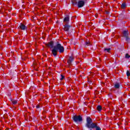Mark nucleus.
I'll return each instance as SVG.
<instances>
[{
	"instance_id": "obj_4",
	"label": "nucleus",
	"mask_w": 130,
	"mask_h": 130,
	"mask_svg": "<svg viewBox=\"0 0 130 130\" xmlns=\"http://www.w3.org/2000/svg\"><path fill=\"white\" fill-rule=\"evenodd\" d=\"M128 30H125L123 31V36L125 37L126 41H128L129 40V38H128Z\"/></svg>"
},
{
	"instance_id": "obj_8",
	"label": "nucleus",
	"mask_w": 130,
	"mask_h": 130,
	"mask_svg": "<svg viewBox=\"0 0 130 130\" xmlns=\"http://www.w3.org/2000/svg\"><path fill=\"white\" fill-rule=\"evenodd\" d=\"M19 27H20V28L21 29V30H25L27 29V27L25 26V25H24L23 24L21 23Z\"/></svg>"
},
{
	"instance_id": "obj_19",
	"label": "nucleus",
	"mask_w": 130,
	"mask_h": 130,
	"mask_svg": "<svg viewBox=\"0 0 130 130\" xmlns=\"http://www.w3.org/2000/svg\"><path fill=\"white\" fill-rule=\"evenodd\" d=\"M125 57L126 58H129L130 55L128 54H126Z\"/></svg>"
},
{
	"instance_id": "obj_11",
	"label": "nucleus",
	"mask_w": 130,
	"mask_h": 130,
	"mask_svg": "<svg viewBox=\"0 0 130 130\" xmlns=\"http://www.w3.org/2000/svg\"><path fill=\"white\" fill-rule=\"evenodd\" d=\"M11 102L14 105L17 104V103H18V101L16 100H11Z\"/></svg>"
},
{
	"instance_id": "obj_1",
	"label": "nucleus",
	"mask_w": 130,
	"mask_h": 130,
	"mask_svg": "<svg viewBox=\"0 0 130 130\" xmlns=\"http://www.w3.org/2000/svg\"><path fill=\"white\" fill-rule=\"evenodd\" d=\"M47 46L51 47V48H53L52 50V53L54 56H56V55H57V51H58V50L60 53H63V52H64V48L63 46H61L60 44H57L53 47V42L51 41L47 44Z\"/></svg>"
},
{
	"instance_id": "obj_7",
	"label": "nucleus",
	"mask_w": 130,
	"mask_h": 130,
	"mask_svg": "<svg viewBox=\"0 0 130 130\" xmlns=\"http://www.w3.org/2000/svg\"><path fill=\"white\" fill-rule=\"evenodd\" d=\"M70 28H71V25L66 24V25H64L63 29L64 30V31L68 32V31H69L70 30Z\"/></svg>"
},
{
	"instance_id": "obj_20",
	"label": "nucleus",
	"mask_w": 130,
	"mask_h": 130,
	"mask_svg": "<svg viewBox=\"0 0 130 130\" xmlns=\"http://www.w3.org/2000/svg\"><path fill=\"white\" fill-rule=\"evenodd\" d=\"M86 44L87 45H90V43H89V42H88V41H87L86 42Z\"/></svg>"
},
{
	"instance_id": "obj_3",
	"label": "nucleus",
	"mask_w": 130,
	"mask_h": 130,
	"mask_svg": "<svg viewBox=\"0 0 130 130\" xmlns=\"http://www.w3.org/2000/svg\"><path fill=\"white\" fill-rule=\"evenodd\" d=\"M73 120H74L75 122H78V121L80 122L83 121V118L81 115H75L73 117Z\"/></svg>"
},
{
	"instance_id": "obj_23",
	"label": "nucleus",
	"mask_w": 130,
	"mask_h": 130,
	"mask_svg": "<svg viewBox=\"0 0 130 130\" xmlns=\"http://www.w3.org/2000/svg\"><path fill=\"white\" fill-rule=\"evenodd\" d=\"M92 77H94V73H92Z\"/></svg>"
},
{
	"instance_id": "obj_10",
	"label": "nucleus",
	"mask_w": 130,
	"mask_h": 130,
	"mask_svg": "<svg viewBox=\"0 0 130 130\" xmlns=\"http://www.w3.org/2000/svg\"><path fill=\"white\" fill-rule=\"evenodd\" d=\"M110 50H111V49L110 48H108V49H107V48H105V49H104V51H105V52L106 53H109L110 52Z\"/></svg>"
},
{
	"instance_id": "obj_5",
	"label": "nucleus",
	"mask_w": 130,
	"mask_h": 130,
	"mask_svg": "<svg viewBox=\"0 0 130 130\" xmlns=\"http://www.w3.org/2000/svg\"><path fill=\"white\" fill-rule=\"evenodd\" d=\"M75 59V58H74L73 56H71L69 57V58L68 59V63L69 64V66H71L72 64V62Z\"/></svg>"
},
{
	"instance_id": "obj_9",
	"label": "nucleus",
	"mask_w": 130,
	"mask_h": 130,
	"mask_svg": "<svg viewBox=\"0 0 130 130\" xmlns=\"http://www.w3.org/2000/svg\"><path fill=\"white\" fill-rule=\"evenodd\" d=\"M70 21V17L69 16L64 18V22H69Z\"/></svg>"
},
{
	"instance_id": "obj_12",
	"label": "nucleus",
	"mask_w": 130,
	"mask_h": 130,
	"mask_svg": "<svg viewBox=\"0 0 130 130\" xmlns=\"http://www.w3.org/2000/svg\"><path fill=\"white\" fill-rule=\"evenodd\" d=\"M96 109L98 111H101L102 110V107L101 106H98Z\"/></svg>"
},
{
	"instance_id": "obj_13",
	"label": "nucleus",
	"mask_w": 130,
	"mask_h": 130,
	"mask_svg": "<svg viewBox=\"0 0 130 130\" xmlns=\"http://www.w3.org/2000/svg\"><path fill=\"white\" fill-rule=\"evenodd\" d=\"M126 7V5H125V3H123L121 5V9H125V7Z\"/></svg>"
},
{
	"instance_id": "obj_22",
	"label": "nucleus",
	"mask_w": 130,
	"mask_h": 130,
	"mask_svg": "<svg viewBox=\"0 0 130 130\" xmlns=\"http://www.w3.org/2000/svg\"><path fill=\"white\" fill-rule=\"evenodd\" d=\"M89 78H90V77L88 78V81L89 82V81H90V83H92V81H91V80H90V79H89Z\"/></svg>"
},
{
	"instance_id": "obj_14",
	"label": "nucleus",
	"mask_w": 130,
	"mask_h": 130,
	"mask_svg": "<svg viewBox=\"0 0 130 130\" xmlns=\"http://www.w3.org/2000/svg\"><path fill=\"white\" fill-rule=\"evenodd\" d=\"M115 88H116V89H118V88H119V84H118V83L115 84Z\"/></svg>"
},
{
	"instance_id": "obj_6",
	"label": "nucleus",
	"mask_w": 130,
	"mask_h": 130,
	"mask_svg": "<svg viewBox=\"0 0 130 130\" xmlns=\"http://www.w3.org/2000/svg\"><path fill=\"white\" fill-rule=\"evenodd\" d=\"M78 8H82V7H84L85 6V2L84 1H79L78 3Z\"/></svg>"
},
{
	"instance_id": "obj_15",
	"label": "nucleus",
	"mask_w": 130,
	"mask_h": 130,
	"mask_svg": "<svg viewBox=\"0 0 130 130\" xmlns=\"http://www.w3.org/2000/svg\"><path fill=\"white\" fill-rule=\"evenodd\" d=\"M95 130H101V128H100L99 126H96V127H95Z\"/></svg>"
},
{
	"instance_id": "obj_2",
	"label": "nucleus",
	"mask_w": 130,
	"mask_h": 130,
	"mask_svg": "<svg viewBox=\"0 0 130 130\" xmlns=\"http://www.w3.org/2000/svg\"><path fill=\"white\" fill-rule=\"evenodd\" d=\"M92 121V119L90 117H87L86 126L88 128H95V127H97V123H93Z\"/></svg>"
},
{
	"instance_id": "obj_18",
	"label": "nucleus",
	"mask_w": 130,
	"mask_h": 130,
	"mask_svg": "<svg viewBox=\"0 0 130 130\" xmlns=\"http://www.w3.org/2000/svg\"><path fill=\"white\" fill-rule=\"evenodd\" d=\"M126 75H127V77H129V76H130V72H129V71H127V72H126Z\"/></svg>"
},
{
	"instance_id": "obj_21",
	"label": "nucleus",
	"mask_w": 130,
	"mask_h": 130,
	"mask_svg": "<svg viewBox=\"0 0 130 130\" xmlns=\"http://www.w3.org/2000/svg\"><path fill=\"white\" fill-rule=\"evenodd\" d=\"M37 108H40V106H39V105H38L37 106H36Z\"/></svg>"
},
{
	"instance_id": "obj_16",
	"label": "nucleus",
	"mask_w": 130,
	"mask_h": 130,
	"mask_svg": "<svg viewBox=\"0 0 130 130\" xmlns=\"http://www.w3.org/2000/svg\"><path fill=\"white\" fill-rule=\"evenodd\" d=\"M72 3H73V5H77V1H76V0H73Z\"/></svg>"
},
{
	"instance_id": "obj_17",
	"label": "nucleus",
	"mask_w": 130,
	"mask_h": 130,
	"mask_svg": "<svg viewBox=\"0 0 130 130\" xmlns=\"http://www.w3.org/2000/svg\"><path fill=\"white\" fill-rule=\"evenodd\" d=\"M64 79V76L62 75H61V78L60 79V81H62Z\"/></svg>"
}]
</instances>
